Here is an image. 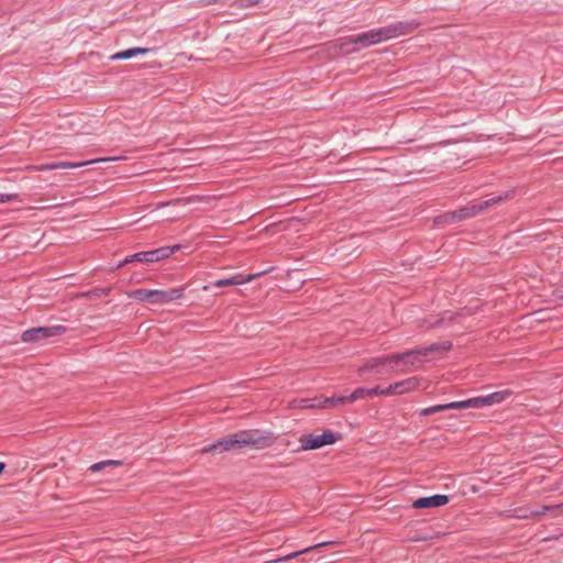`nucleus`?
Segmentation results:
<instances>
[{
    "mask_svg": "<svg viewBox=\"0 0 563 563\" xmlns=\"http://www.w3.org/2000/svg\"><path fill=\"white\" fill-rule=\"evenodd\" d=\"M420 26V22L400 21L379 29H373L367 32L349 37L342 42L340 47L345 53H352L360 48H365L382 42L407 35L416 31Z\"/></svg>",
    "mask_w": 563,
    "mask_h": 563,
    "instance_id": "nucleus-1",
    "label": "nucleus"
},
{
    "mask_svg": "<svg viewBox=\"0 0 563 563\" xmlns=\"http://www.w3.org/2000/svg\"><path fill=\"white\" fill-rule=\"evenodd\" d=\"M451 342L432 343L429 346L410 350L400 354L371 358L362 366L361 371L365 369L366 367L374 368L378 366L395 364L397 365L399 373L406 374L417 368L428 354L440 350L448 351L451 349Z\"/></svg>",
    "mask_w": 563,
    "mask_h": 563,
    "instance_id": "nucleus-2",
    "label": "nucleus"
},
{
    "mask_svg": "<svg viewBox=\"0 0 563 563\" xmlns=\"http://www.w3.org/2000/svg\"><path fill=\"white\" fill-rule=\"evenodd\" d=\"M271 437L262 434L257 430H244L230 434L219 441L206 445L202 453H221L234 449L255 448L264 449L271 445Z\"/></svg>",
    "mask_w": 563,
    "mask_h": 563,
    "instance_id": "nucleus-3",
    "label": "nucleus"
},
{
    "mask_svg": "<svg viewBox=\"0 0 563 563\" xmlns=\"http://www.w3.org/2000/svg\"><path fill=\"white\" fill-rule=\"evenodd\" d=\"M509 196H510V192H505L501 195L493 196V197L485 199L481 202H471L470 205L463 206L453 212H449V213L444 214V219L446 221H455V220H465V219L476 217L477 214L485 211L486 209L508 199Z\"/></svg>",
    "mask_w": 563,
    "mask_h": 563,
    "instance_id": "nucleus-4",
    "label": "nucleus"
},
{
    "mask_svg": "<svg viewBox=\"0 0 563 563\" xmlns=\"http://www.w3.org/2000/svg\"><path fill=\"white\" fill-rule=\"evenodd\" d=\"M341 439L340 433L325 430L321 434H303L299 438L301 449L305 451L320 449L323 445L333 444Z\"/></svg>",
    "mask_w": 563,
    "mask_h": 563,
    "instance_id": "nucleus-5",
    "label": "nucleus"
},
{
    "mask_svg": "<svg viewBox=\"0 0 563 563\" xmlns=\"http://www.w3.org/2000/svg\"><path fill=\"white\" fill-rule=\"evenodd\" d=\"M65 332L66 327L60 324L51 327H37L25 330L21 335V340L25 343L41 342L52 336L62 335Z\"/></svg>",
    "mask_w": 563,
    "mask_h": 563,
    "instance_id": "nucleus-6",
    "label": "nucleus"
},
{
    "mask_svg": "<svg viewBox=\"0 0 563 563\" xmlns=\"http://www.w3.org/2000/svg\"><path fill=\"white\" fill-rule=\"evenodd\" d=\"M120 159V157H109V158H97L91 159L87 162H79V163H70V162H54L48 164H42L37 167L38 170H53V169H66V168H77L81 167L88 164H93L98 162H108V161H117Z\"/></svg>",
    "mask_w": 563,
    "mask_h": 563,
    "instance_id": "nucleus-7",
    "label": "nucleus"
},
{
    "mask_svg": "<svg viewBox=\"0 0 563 563\" xmlns=\"http://www.w3.org/2000/svg\"><path fill=\"white\" fill-rule=\"evenodd\" d=\"M130 298L145 301L150 303H164L163 302V290L159 289H135L128 294Z\"/></svg>",
    "mask_w": 563,
    "mask_h": 563,
    "instance_id": "nucleus-8",
    "label": "nucleus"
},
{
    "mask_svg": "<svg viewBox=\"0 0 563 563\" xmlns=\"http://www.w3.org/2000/svg\"><path fill=\"white\" fill-rule=\"evenodd\" d=\"M512 395L510 389H504L485 396L475 397L476 408L489 407L500 404Z\"/></svg>",
    "mask_w": 563,
    "mask_h": 563,
    "instance_id": "nucleus-9",
    "label": "nucleus"
},
{
    "mask_svg": "<svg viewBox=\"0 0 563 563\" xmlns=\"http://www.w3.org/2000/svg\"><path fill=\"white\" fill-rule=\"evenodd\" d=\"M418 386L419 379L417 377H409L389 385L387 387V393H390V395H404L415 390Z\"/></svg>",
    "mask_w": 563,
    "mask_h": 563,
    "instance_id": "nucleus-10",
    "label": "nucleus"
},
{
    "mask_svg": "<svg viewBox=\"0 0 563 563\" xmlns=\"http://www.w3.org/2000/svg\"><path fill=\"white\" fill-rule=\"evenodd\" d=\"M449 501V497L446 495H433L429 497H421L416 499L412 503L413 508L418 509H424V508H433V507H441L446 505Z\"/></svg>",
    "mask_w": 563,
    "mask_h": 563,
    "instance_id": "nucleus-11",
    "label": "nucleus"
},
{
    "mask_svg": "<svg viewBox=\"0 0 563 563\" xmlns=\"http://www.w3.org/2000/svg\"><path fill=\"white\" fill-rule=\"evenodd\" d=\"M260 275H262V273L251 274L247 276L238 274V275H234L229 278L218 279L213 283V286L220 288V287H227V286L243 285V284L252 282L256 276H260Z\"/></svg>",
    "mask_w": 563,
    "mask_h": 563,
    "instance_id": "nucleus-12",
    "label": "nucleus"
},
{
    "mask_svg": "<svg viewBox=\"0 0 563 563\" xmlns=\"http://www.w3.org/2000/svg\"><path fill=\"white\" fill-rule=\"evenodd\" d=\"M150 52V48H143V47H132L124 51H120L111 56V59L119 60V59H129L132 58L139 54H146Z\"/></svg>",
    "mask_w": 563,
    "mask_h": 563,
    "instance_id": "nucleus-13",
    "label": "nucleus"
},
{
    "mask_svg": "<svg viewBox=\"0 0 563 563\" xmlns=\"http://www.w3.org/2000/svg\"><path fill=\"white\" fill-rule=\"evenodd\" d=\"M559 509H563V504H558V505H553V506H542L540 509L534 510V511L518 514L517 517L518 518H529V517L539 518V517L543 516L547 511H555Z\"/></svg>",
    "mask_w": 563,
    "mask_h": 563,
    "instance_id": "nucleus-14",
    "label": "nucleus"
},
{
    "mask_svg": "<svg viewBox=\"0 0 563 563\" xmlns=\"http://www.w3.org/2000/svg\"><path fill=\"white\" fill-rule=\"evenodd\" d=\"M151 253L150 251L146 252H139L132 255L126 256L119 265L118 267H121L123 265L130 264L132 262H143V263H152L151 260Z\"/></svg>",
    "mask_w": 563,
    "mask_h": 563,
    "instance_id": "nucleus-15",
    "label": "nucleus"
},
{
    "mask_svg": "<svg viewBox=\"0 0 563 563\" xmlns=\"http://www.w3.org/2000/svg\"><path fill=\"white\" fill-rule=\"evenodd\" d=\"M321 408H329V407H336V406H344L346 404H351V400H349V395L345 396H332L329 398L321 399Z\"/></svg>",
    "mask_w": 563,
    "mask_h": 563,
    "instance_id": "nucleus-16",
    "label": "nucleus"
},
{
    "mask_svg": "<svg viewBox=\"0 0 563 563\" xmlns=\"http://www.w3.org/2000/svg\"><path fill=\"white\" fill-rule=\"evenodd\" d=\"M325 542H321V543H318V544H314V545H310L303 550H300V551H296V552H291L285 556H282V558H278V559H275V560H272V561H268L267 563H277V562H286V561H290L292 559H296L298 558L300 554H303V553H308L310 552L311 550L316 549V548H319V547H322L324 545Z\"/></svg>",
    "mask_w": 563,
    "mask_h": 563,
    "instance_id": "nucleus-17",
    "label": "nucleus"
},
{
    "mask_svg": "<svg viewBox=\"0 0 563 563\" xmlns=\"http://www.w3.org/2000/svg\"><path fill=\"white\" fill-rule=\"evenodd\" d=\"M444 408H445V410L476 408L475 397L466 399V400L452 401L449 404H444Z\"/></svg>",
    "mask_w": 563,
    "mask_h": 563,
    "instance_id": "nucleus-18",
    "label": "nucleus"
},
{
    "mask_svg": "<svg viewBox=\"0 0 563 563\" xmlns=\"http://www.w3.org/2000/svg\"><path fill=\"white\" fill-rule=\"evenodd\" d=\"M184 288H170L168 290H163V302L167 303L181 298L184 296Z\"/></svg>",
    "mask_w": 563,
    "mask_h": 563,
    "instance_id": "nucleus-19",
    "label": "nucleus"
},
{
    "mask_svg": "<svg viewBox=\"0 0 563 563\" xmlns=\"http://www.w3.org/2000/svg\"><path fill=\"white\" fill-rule=\"evenodd\" d=\"M361 369H362V367H360V369H358L360 374H363L366 371H375V373L378 374V375L390 374V373H396V372L399 373V369H398L397 365H395V364H389V365H385V366H378V367H374V368L366 367L363 371H361Z\"/></svg>",
    "mask_w": 563,
    "mask_h": 563,
    "instance_id": "nucleus-20",
    "label": "nucleus"
},
{
    "mask_svg": "<svg viewBox=\"0 0 563 563\" xmlns=\"http://www.w3.org/2000/svg\"><path fill=\"white\" fill-rule=\"evenodd\" d=\"M173 250L174 249H172V247H159V249L150 251V253L152 255L151 256L152 263H155V262H158L161 260L168 257L173 253Z\"/></svg>",
    "mask_w": 563,
    "mask_h": 563,
    "instance_id": "nucleus-21",
    "label": "nucleus"
},
{
    "mask_svg": "<svg viewBox=\"0 0 563 563\" xmlns=\"http://www.w3.org/2000/svg\"><path fill=\"white\" fill-rule=\"evenodd\" d=\"M122 462L117 460H106L98 463L92 464L89 467V471L92 473L100 472L101 470L108 467V466H121Z\"/></svg>",
    "mask_w": 563,
    "mask_h": 563,
    "instance_id": "nucleus-22",
    "label": "nucleus"
},
{
    "mask_svg": "<svg viewBox=\"0 0 563 563\" xmlns=\"http://www.w3.org/2000/svg\"><path fill=\"white\" fill-rule=\"evenodd\" d=\"M321 398H314V399H300L298 401H294V407L299 408H321Z\"/></svg>",
    "mask_w": 563,
    "mask_h": 563,
    "instance_id": "nucleus-23",
    "label": "nucleus"
},
{
    "mask_svg": "<svg viewBox=\"0 0 563 563\" xmlns=\"http://www.w3.org/2000/svg\"><path fill=\"white\" fill-rule=\"evenodd\" d=\"M368 397V389L367 388H356L353 393L349 395V400H351V404L357 399H362Z\"/></svg>",
    "mask_w": 563,
    "mask_h": 563,
    "instance_id": "nucleus-24",
    "label": "nucleus"
},
{
    "mask_svg": "<svg viewBox=\"0 0 563 563\" xmlns=\"http://www.w3.org/2000/svg\"><path fill=\"white\" fill-rule=\"evenodd\" d=\"M445 408H444V404L443 405H435V406H431V407H428V408H423L421 410H419V415L420 416H430V415H433V413H437V412H441V411H444Z\"/></svg>",
    "mask_w": 563,
    "mask_h": 563,
    "instance_id": "nucleus-25",
    "label": "nucleus"
},
{
    "mask_svg": "<svg viewBox=\"0 0 563 563\" xmlns=\"http://www.w3.org/2000/svg\"><path fill=\"white\" fill-rule=\"evenodd\" d=\"M454 313L450 311H445L442 313L441 318L435 321L434 323H431V327H435L439 324H448L453 320Z\"/></svg>",
    "mask_w": 563,
    "mask_h": 563,
    "instance_id": "nucleus-26",
    "label": "nucleus"
},
{
    "mask_svg": "<svg viewBox=\"0 0 563 563\" xmlns=\"http://www.w3.org/2000/svg\"><path fill=\"white\" fill-rule=\"evenodd\" d=\"M368 389V397L374 396H390V393H387V388H380L378 386Z\"/></svg>",
    "mask_w": 563,
    "mask_h": 563,
    "instance_id": "nucleus-27",
    "label": "nucleus"
},
{
    "mask_svg": "<svg viewBox=\"0 0 563 563\" xmlns=\"http://www.w3.org/2000/svg\"><path fill=\"white\" fill-rule=\"evenodd\" d=\"M260 0H232V3L239 8H249L257 4Z\"/></svg>",
    "mask_w": 563,
    "mask_h": 563,
    "instance_id": "nucleus-28",
    "label": "nucleus"
},
{
    "mask_svg": "<svg viewBox=\"0 0 563 563\" xmlns=\"http://www.w3.org/2000/svg\"><path fill=\"white\" fill-rule=\"evenodd\" d=\"M18 195L15 194H0V203H5L12 200H15Z\"/></svg>",
    "mask_w": 563,
    "mask_h": 563,
    "instance_id": "nucleus-29",
    "label": "nucleus"
},
{
    "mask_svg": "<svg viewBox=\"0 0 563 563\" xmlns=\"http://www.w3.org/2000/svg\"><path fill=\"white\" fill-rule=\"evenodd\" d=\"M96 292L98 296H100V295L107 296V295H109L110 289L109 288H100V289H96Z\"/></svg>",
    "mask_w": 563,
    "mask_h": 563,
    "instance_id": "nucleus-30",
    "label": "nucleus"
},
{
    "mask_svg": "<svg viewBox=\"0 0 563 563\" xmlns=\"http://www.w3.org/2000/svg\"><path fill=\"white\" fill-rule=\"evenodd\" d=\"M218 0H203V3L209 5L216 3Z\"/></svg>",
    "mask_w": 563,
    "mask_h": 563,
    "instance_id": "nucleus-31",
    "label": "nucleus"
},
{
    "mask_svg": "<svg viewBox=\"0 0 563 563\" xmlns=\"http://www.w3.org/2000/svg\"><path fill=\"white\" fill-rule=\"evenodd\" d=\"M5 464L3 462H0V474L4 471Z\"/></svg>",
    "mask_w": 563,
    "mask_h": 563,
    "instance_id": "nucleus-32",
    "label": "nucleus"
}]
</instances>
